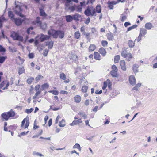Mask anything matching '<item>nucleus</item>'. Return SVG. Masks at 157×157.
Returning <instances> with one entry per match:
<instances>
[{"label": "nucleus", "mask_w": 157, "mask_h": 157, "mask_svg": "<svg viewBox=\"0 0 157 157\" xmlns=\"http://www.w3.org/2000/svg\"><path fill=\"white\" fill-rule=\"evenodd\" d=\"M83 34L88 38L90 37V33H86L85 32Z\"/></svg>", "instance_id": "nucleus-63"}, {"label": "nucleus", "mask_w": 157, "mask_h": 157, "mask_svg": "<svg viewBox=\"0 0 157 157\" xmlns=\"http://www.w3.org/2000/svg\"><path fill=\"white\" fill-rule=\"evenodd\" d=\"M108 7L110 9H113V5H116L118 3V2L116 1H109L108 2Z\"/></svg>", "instance_id": "nucleus-9"}, {"label": "nucleus", "mask_w": 157, "mask_h": 157, "mask_svg": "<svg viewBox=\"0 0 157 157\" xmlns=\"http://www.w3.org/2000/svg\"><path fill=\"white\" fill-rule=\"evenodd\" d=\"M11 36L15 40H17L21 41H23V37L19 35L18 33L14 32H11Z\"/></svg>", "instance_id": "nucleus-3"}, {"label": "nucleus", "mask_w": 157, "mask_h": 157, "mask_svg": "<svg viewBox=\"0 0 157 157\" xmlns=\"http://www.w3.org/2000/svg\"><path fill=\"white\" fill-rule=\"evenodd\" d=\"M5 20L6 21V19H5L3 17H0V27L2 26V23Z\"/></svg>", "instance_id": "nucleus-51"}, {"label": "nucleus", "mask_w": 157, "mask_h": 157, "mask_svg": "<svg viewBox=\"0 0 157 157\" xmlns=\"http://www.w3.org/2000/svg\"><path fill=\"white\" fill-rule=\"evenodd\" d=\"M120 57L119 55L116 56L114 58V62L115 63H117L118 62L120 59Z\"/></svg>", "instance_id": "nucleus-52"}, {"label": "nucleus", "mask_w": 157, "mask_h": 157, "mask_svg": "<svg viewBox=\"0 0 157 157\" xmlns=\"http://www.w3.org/2000/svg\"><path fill=\"white\" fill-rule=\"evenodd\" d=\"M59 32L60 33H58V37H59L60 38H63L64 36V32L61 31H59Z\"/></svg>", "instance_id": "nucleus-40"}, {"label": "nucleus", "mask_w": 157, "mask_h": 157, "mask_svg": "<svg viewBox=\"0 0 157 157\" xmlns=\"http://www.w3.org/2000/svg\"><path fill=\"white\" fill-rule=\"evenodd\" d=\"M53 42L51 41L48 42H46V46H48V49H51L53 46Z\"/></svg>", "instance_id": "nucleus-19"}, {"label": "nucleus", "mask_w": 157, "mask_h": 157, "mask_svg": "<svg viewBox=\"0 0 157 157\" xmlns=\"http://www.w3.org/2000/svg\"><path fill=\"white\" fill-rule=\"evenodd\" d=\"M137 26V25H135L131 27H130L128 29L127 31H130L131 30L136 28Z\"/></svg>", "instance_id": "nucleus-50"}, {"label": "nucleus", "mask_w": 157, "mask_h": 157, "mask_svg": "<svg viewBox=\"0 0 157 157\" xmlns=\"http://www.w3.org/2000/svg\"><path fill=\"white\" fill-rule=\"evenodd\" d=\"M29 132V131H27L26 132H21L20 134L18 135L19 136L21 137L22 136H24L25 135H27L28 133Z\"/></svg>", "instance_id": "nucleus-55"}, {"label": "nucleus", "mask_w": 157, "mask_h": 157, "mask_svg": "<svg viewBox=\"0 0 157 157\" xmlns=\"http://www.w3.org/2000/svg\"><path fill=\"white\" fill-rule=\"evenodd\" d=\"M6 58V57L4 56L1 57H0V63H3L5 60Z\"/></svg>", "instance_id": "nucleus-60"}, {"label": "nucleus", "mask_w": 157, "mask_h": 157, "mask_svg": "<svg viewBox=\"0 0 157 157\" xmlns=\"http://www.w3.org/2000/svg\"><path fill=\"white\" fill-rule=\"evenodd\" d=\"M107 37H108V39L109 40H111L113 38V36L112 35V34L110 33V34H108Z\"/></svg>", "instance_id": "nucleus-62"}, {"label": "nucleus", "mask_w": 157, "mask_h": 157, "mask_svg": "<svg viewBox=\"0 0 157 157\" xmlns=\"http://www.w3.org/2000/svg\"><path fill=\"white\" fill-rule=\"evenodd\" d=\"M98 52L101 54L103 56H105L106 54V52L105 49L103 48H100Z\"/></svg>", "instance_id": "nucleus-13"}, {"label": "nucleus", "mask_w": 157, "mask_h": 157, "mask_svg": "<svg viewBox=\"0 0 157 157\" xmlns=\"http://www.w3.org/2000/svg\"><path fill=\"white\" fill-rule=\"evenodd\" d=\"M48 92L50 93H52L55 95H58L59 94V92L56 90H50L48 91Z\"/></svg>", "instance_id": "nucleus-48"}, {"label": "nucleus", "mask_w": 157, "mask_h": 157, "mask_svg": "<svg viewBox=\"0 0 157 157\" xmlns=\"http://www.w3.org/2000/svg\"><path fill=\"white\" fill-rule=\"evenodd\" d=\"M73 19L75 20L79 21L81 19V15L78 14L76 13L73 15Z\"/></svg>", "instance_id": "nucleus-16"}, {"label": "nucleus", "mask_w": 157, "mask_h": 157, "mask_svg": "<svg viewBox=\"0 0 157 157\" xmlns=\"http://www.w3.org/2000/svg\"><path fill=\"white\" fill-rule=\"evenodd\" d=\"M66 21L67 22H71L73 20V17L71 15H68L66 16Z\"/></svg>", "instance_id": "nucleus-26"}, {"label": "nucleus", "mask_w": 157, "mask_h": 157, "mask_svg": "<svg viewBox=\"0 0 157 157\" xmlns=\"http://www.w3.org/2000/svg\"><path fill=\"white\" fill-rule=\"evenodd\" d=\"M128 46L132 48L135 45V43L132 40H129L128 42Z\"/></svg>", "instance_id": "nucleus-33"}, {"label": "nucleus", "mask_w": 157, "mask_h": 157, "mask_svg": "<svg viewBox=\"0 0 157 157\" xmlns=\"http://www.w3.org/2000/svg\"><path fill=\"white\" fill-rule=\"evenodd\" d=\"M141 86V84L140 83H138L133 88V89L137 91L138 90L139 87H140Z\"/></svg>", "instance_id": "nucleus-47"}, {"label": "nucleus", "mask_w": 157, "mask_h": 157, "mask_svg": "<svg viewBox=\"0 0 157 157\" xmlns=\"http://www.w3.org/2000/svg\"><path fill=\"white\" fill-rule=\"evenodd\" d=\"M34 78L32 77H30L27 80V82L29 84H30L33 82V80H34Z\"/></svg>", "instance_id": "nucleus-46"}, {"label": "nucleus", "mask_w": 157, "mask_h": 157, "mask_svg": "<svg viewBox=\"0 0 157 157\" xmlns=\"http://www.w3.org/2000/svg\"><path fill=\"white\" fill-rule=\"evenodd\" d=\"M78 56L76 55L73 54L71 55L70 59H72L74 61H76L78 60Z\"/></svg>", "instance_id": "nucleus-30"}, {"label": "nucleus", "mask_w": 157, "mask_h": 157, "mask_svg": "<svg viewBox=\"0 0 157 157\" xmlns=\"http://www.w3.org/2000/svg\"><path fill=\"white\" fill-rule=\"evenodd\" d=\"M49 84L48 83H45L41 86V88H42V90H44L45 89L48 88L49 87Z\"/></svg>", "instance_id": "nucleus-37"}, {"label": "nucleus", "mask_w": 157, "mask_h": 157, "mask_svg": "<svg viewBox=\"0 0 157 157\" xmlns=\"http://www.w3.org/2000/svg\"><path fill=\"white\" fill-rule=\"evenodd\" d=\"M145 27L146 29L148 30H150L153 27V26L152 23L150 22H148L145 24Z\"/></svg>", "instance_id": "nucleus-20"}, {"label": "nucleus", "mask_w": 157, "mask_h": 157, "mask_svg": "<svg viewBox=\"0 0 157 157\" xmlns=\"http://www.w3.org/2000/svg\"><path fill=\"white\" fill-rule=\"evenodd\" d=\"M65 6L66 9L69 10L71 12H73L76 10V5H74L71 6H70L69 4L66 3Z\"/></svg>", "instance_id": "nucleus-8"}, {"label": "nucleus", "mask_w": 157, "mask_h": 157, "mask_svg": "<svg viewBox=\"0 0 157 157\" xmlns=\"http://www.w3.org/2000/svg\"><path fill=\"white\" fill-rule=\"evenodd\" d=\"M96 46L93 44H91L89 48V51H93L96 49Z\"/></svg>", "instance_id": "nucleus-28"}, {"label": "nucleus", "mask_w": 157, "mask_h": 157, "mask_svg": "<svg viewBox=\"0 0 157 157\" xmlns=\"http://www.w3.org/2000/svg\"><path fill=\"white\" fill-rule=\"evenodd\" d=\"M25 71V70L24 67H21L19 68V70H18V73L19 75H20Z\"/></svg>", "instance_id": "nucleus-41"}, {"label": "nucleus", "mask_w": 157, "mask_h": 157, "mask_svg": "<svg viewBox=\"0 0 157 157\" xmlns=\"http://www.w3.org/2000/svg\"><path fill=\"white\" fill-rule=\"evenodd\" d=\"M78 114L80 116V117L85 119L86 118V115L84 113H79Z\"/></svg>", "instance_id": "nucleus-39"}, {"label": "nucleus", "mask_w": 157, "mask_h": 157, "mask_svg": "<svg viewBox=\"0 0 157 157\" xmlns=\"http://www.w3.org/2000/svg\"><path fill=\"white\" fill-rule=\"evenodd\" d=\"M41 93L40 91H36V92L35 93V95L33 97V99L36 98V97L39 95Z\"/></svg>", "instance_id": "nucleus-61"}, {"label": "nucleus", "mask_w": 157, "mask_h": 157, "mask_svg": "<svg viewBox=\"0 0 157 157\" xmlns=\"http://www.w3.org/2000/svg\"><path fill=\"white\" fill-rule=\"evenodd\" d=\"M101 11V6L98 5L96 7V9L93 6H88L84 12V14L87 16H96V13H100Z\"/></svg>", "instance_id": "nucleus-1"}, {"label": "nucleus", "mask_w": 157, "mask_h": 157, "mask_svg": "<svg viewBox=\"0 0 157 157\" xmlns=\"http://www.w3.org/2000/svg\"><path fill=\"white\" fill-rule=\"evenodd\" d=\"M82 121L81 119H78V120H75L73 121L70 124L71 126H74L75 125H77L79 123H82Z\"/></svg>", "instance_id": "nucleus-10"}, {"label": "nucleus", "mask_w": 157, "mask_h": 157, "mask_svg": "<svg viewBox=\"0 0 157 157\" xmlns=\"http://www.w3.org/2000/svg\"><path fill=\"white\" fill-rule=\"evenodd\" d=\"M15 7L13 9L15 13L20 17H23L24 16L22 14V10L21 7L22 4L18 2H15Z\"/></svg>", "instance_id": "nucleus-2"}, {"label": "nucleus", "mask_w": 157, "mask_h": 157, "mask_svg": "<svg viewBox=\"0 0 157 157\" xmlns=\"http://www.w3.org/2000/svg\"><path fill=\"white\" fill-rule=\"evenodd\" d=\"M9 49L10 51L13 52H14L16 51V48L14 47H9Z\"/></svg>", "instance_id": "nucleus-56"}, {"label": "nucleus", "mask_w": 157, "mask_h": 157, "mask_svg": "<svg viewBox=\"0 0 157 157\" xmlns=\"http://www.w3.org/2000/svg\"><path fill=\"white\" fill-rule=\"evenodd\" d=\"M88 89V86H82L81 90L83 92H86L87 91Z\"/></svg>", "instance_id": "nucleus-45"}, {"label": "nucleus", "mask_w": 157, "mask_h": 157, "mask_svg": "<svg viewBox=\"0 0 157 157\" xmlns=\"http://www.w3.org/2000/svg\"><path fill=\"white\" fill-rule=\"evenodd\" d=\"M101 44L104 47H105L107 46L108 44V42L106 41L103 40L102 41Z\"/></svg>", "instance_id": "nucleus-59"}, {"label": "nucleus", "mask_w": 157, "mask_h": 157, "mask_svg": "<svg viewBox=\"0 0 157 157\" xmlns=\"http://www.w3.org/2000/svg\"><path fill=\"white\" fill-rule=\"evenodd\" d=\"M35 23L37 24L39 26H40V25L41 24V22L40 19V18L39 17H37L36 18V21L35 22L33 23V24H36Z\"/></svg>", "instance_id": "nucleus-32"}, {"label": "nucleus", "mask_w": 157, "mask_h": 157, "mask_svg": "<svg viewBox=\"0 0 157 157\" xmlns=\"http://www.w3.org/2000/svg\"><path fill=\"white\" fill-rule=\"evenodd\" d=\"M128 53L127 52V50L125 48H123L122 51V52L121 53V56L124 57H127V53Z\"/></svg>", "instance_id": "nucleus-24"}, {"label": "nucleus", "mask_w": 157, "mask_h": 157, "mask_svg": "<svg viewBox=\"0 0 157 157\" xmlns=\"http://www.w3.org/2000/svg\"><path fill=\"white\" fill-rule=\"evenodd\" d=\"M73 149H78L79 151H81V147L80 145L78 143H76L73 147Z\"/></svg>", "instance_id": "nucleus-29"}, {"label": "nucleus", "mask_w": 157, "mask_h": 157, "mask_svg": "<svg viewBox=\"0 0 157 157\" xmlns=\"http://www.w3.org/2000/svg\"><path fill=\"white\" fill-rule=\"evenodd\" d=\"M147 33V31L144 28H141L140 29V34L143 36H144L145 34Z\"/></svg>", "instance_id": "nucleus-14"}, {"label": "nucleus", "mask_w": 157, "mask_h": 157, "mask_svg": "<svg viewBox=\"0 0 157 157\" xmlns=\"http://www.w3.org/2000/svg\"><path fill=\"white\" fill-rule=\"evenodd\" d=\"M14 21L15 24L17 25H20L22 22V21L20 19H14Z\"/></svg>", "instance_id": "nucleus-23"}, {"label": "nucleus", "mask_w": 157, "mask_h": 157, "mask_svg": "<svg viewBox=\"0 0 157 157\" xmlns=\"http://www.w3.org/2000/svg\"><path fill=\"white\" fill-rule=\"evenodd\" d=\"M60 33L59 31H56L53 30H50L48 31V34L50 36V37L52 35L54 38H57L58 37V33Z\"/></svg>", "instance_id": "nucleus-5"}, {"label": "nucleus", "mask_w": 157, "mask_h": 157, "mask_svg": "<svg viewBox=\"0 0 157 157\" xmlns=\"http://www.w3.org/2000/svg\"><path fill=\"white\" fill-rule=\"evenodd\" d=\"M74 36L75 38L77 39H78L80 36V33L79 31L75 32V33Z\"/></svg>", "instance_id": "nucleus-42"}, {"label": "nucleus", "mask_w": 157, "mask_h": 157, "mask_svg": "<svg viewBox=\"0 0 157 157\" xmlns=\"http://www.w3.org/2000/svg\"><path fill=\"white\" fill-rule=\"evenodd\" d=\"M40 39L41 42H43L45 40H48L50 38V36L44 35L43 34H41L38 36Z\"/></svg>", "instance_id": "nucleus-6"}, {"label": "nucleus", "mask_w": 157, "mask_h": 157, "mask_svg": "<svg viewBox=\"0 0 157 157\" xmlns=\"http://www.w3.org/2000/svg\"><path fill=\"white\" fill-rule=\"evenodd\" d=\"M127 57H124L126 58V59L128 61H129L130 59L132 57V54L130 53H127Z\"/></svg>", "instance_id": "nucleus-38"}, {"label": "nucleus", "mask_w": 157, "mask_h": 157, "mask_svg": "<svg viewBox=\"0 0 157 157\" xmlns=\"http://www.w3.org/2000/svg\"><path fill=\"white\" fill-rule=\"evenodd\" d=\"M139 66L137 64H134L133 66V71L135 74L138 72V68Z\"/></svg>", "instance_id": "nucleus-25"}, {"label": "nucleus", "mask_w": 157, "mask_h": 157, "mask_svg": "<svg viewBox=\"0 0 157 157\" xmlns=\"http://www.w3.org/2000/svg\"><path fill=\"white\" fill-rule=\"evenodd\" d=\"M40 87V85H36L35 87V90L36 91H39V88Z\"/></svg>", "instance_id": "nucleus-64"}, {"label": "nucleus", "mask_w": 157, "mask_h": 157, "mask_svg": "<svg viewBox=\"0 0 157 157\" xmlns=\"http://www.w3.org/2000/svg\"><path fill=\"white\" fill-rule=\"evenodd\" d=\"M74 100L75 102L79 103L81 101V97L78 95H76L74 97Z\"/></svg>", "instance_id": "nucleus-22"}, {"label": "nucleus", "mask_w": 157, "mask_h": 157, "mask_svg": "<svg viewBox=\"0 0 157 157\" xmlns=\"http://www.w3.org/2000/svg\"><path fill=\"white\" fill-rule=\"evenodd\" d=\"M1 116L2 119L4 120L7 121L9 118L7 112H4L1 115Z\"/></svg>", "instance_id": "nucleus-15"}, {"label": "nucleus", "mask_w": 157, "mask_h": 157, "mask_svg": "<svg viewBox=\"0 0 157 157\" xmlns=\"http://www.w3.org/2000/svg\"><path fill=\"white\" fill-rule=\"evenodd\" d=\"M33 155L39 156L40 157H44V156L42 154H41L39 153L38 152H36L35 151L33 152Z\"/></svg>", "instance_id": "nucleus-43"}, {"label": "nucleus", "mask_w": 157, "mask_h": 157, "mask_svg": "<svg viewBox=\"0 0 157 157\" xmlns=\"http://www.w3.org/2000/svg\"><path fill=\"white\" fill-rule=\"evenodd\" d=\"M87 82L86 81H85L84 78H83L81 79L79 81V83L81 85H82V83H84V84H85Z\"/></svg>", "instance_id": "nucleus-58"}, {"label": "nucleus", "mask_w": 157, "mask_h": 157, "mask_svg": "<svg viewBox=\"0 0 157 157\" xmlns=\"http://www.w3.org/2000/svg\"><path fill=\"white\" fill-rule=\"evenodd\" d=\"M40 14L41 16H45L46 14L44 11L42 9H40Z\"/></svg>", "instance_id": "nucleus-49"}, {"label": "nucleus", "mask_w": 157, "mask_h": 157, "mask_svg": "<svg viewBox=\"0 0 157 157\" xmlns=\"http://www.w3.org/2000/svg\"><path fill=\"white\" fill-rule=\"evenodd\" d=\"M48 52V50L47 49H45L44 50L43 52V55L44 56H46L47 55V54Z\"/></svg>", "instance_id": "nucleus-57"}, {"label": "nucleus", "mask_w": 157, "mask_h": 157, "mask_svg": "<svg viewBox=\"0 0 157 157\" xmlns=\"http://www.w3.org/2000/svg\"><path fill=\"white\" fill-rule=\"evenodd\" d=\"M43 78V77L41 75H38L36 76L35 78L36 80L38 82L41 79Z\"/></svg>", "instance_id": "nucleus-44"}, {"label": "nucleus", "mask_w": 157, "mask_h": 157, "mask_svg": "<svg viewBox=\"0 0 157 157\" xmlns=\"http://www.w3.org/2000/svg\"><path fill=\"white\" fill-rule=\"evenodd\" d=\"M120 63L121 68L124 71H125L126 69V68L125 61L124 60H121L120 61Z\"/></svg>", "instance_id": "nucleus-12"}, {"label": "nucleus", "mask_w": 157, "mask_h": 157, "mask_svg": "<svg viewBox=\"0 0 157 157\" xmlns=\"http://www.w3.org/2000/svg\"><path fill=\"white\" fill-rule=\"evenodd\" d=\"M33 110V108H31L30 109H26L25 110V112L27 114H29L32 112Z\"/></svg>", "instance_id": "nucleus-54"}, {"label": "nucleus", "mask_w": 157, "mask_h": 157, "mask_svg": "<svg viewBox=\"0 0 157 157\" xmlns=\"http://www.w3.org/2000/svg\"><path fill=\"white\" fill-rule=\"evenodd\" d=\"M9 118L14 117L16 114L15 112L13 111L12 109H11L10 111L7 112Z\"/></svg>", "instance_id": "nucleus-17"}, {"label": "nucleus", "mask_w": 157, "mask_h": 157, "mask_svg": "<svg viewBox=\"0 0 157 157\" xmlns=\"http://www.w3.org/2000/svg\"><path fill=\"white\" fill-rule=\"evenodd\" d=\"M117 71L112 70L111 71V74L112 76L113 77H117L118 75L117 73Z\"/></svg>", "instance_id": "nucleus-35"}, {"label": "nucleus", "mask_w": 157, "mask_h": 157, "mask_svg": "<svg viewBox=\"0 0 157 157\" xmlns=\"http://www.w3.org/2000/svg\"><path fill=\"white\" fill-rule=\"evenodd\" d=\"M108 86H110V80L108 79L106 81H105L104 82L103 86L102 87V89L105 90L106 89L107 85Z\"/></svg>", "instance_id": "nucleus-11"}, {"label": "nucleus", "mask_w": 157, "mask_h": 157, "mask_svg": "<svg viewBox=\"0 0 157 157\" xmlns=\"http://www.w3.org/2000/svg\"><path fill=\"white\" fill-rule=\"evenodd\" d=\"M80 5H78L77 6H76V11L78 12H81L82 10V6L83 5L82 2H80Z\"/></svg>", "instance_id": "nucleus-21"}, {"label": "nucleus", "mask_w": 157, "mask_h": 157, "mask_svg": "<svg viewBox=\"0 0 157 157\" xmlns=\"http://www.w3.org/2000/svg\"><path fill=\"white\" fill-rule=\"evenodd\" d=\"M94 58L96 60H100L101 59V56L97 52H94Z\"/></svg>", "instance_id": "nucleus-18"}, {"label": "nucleus", "mask_w": 157, "mask_h": 157, "mask_svg": "<svg viewBox=\"0 0 157 157\" xmlns=\"http://www.w3.org/2000/svg\"><path fill=\"white\" fill-rule=\"evenodd\" d=\"M129 81L130 84L134 86L136 84V80L135 76L133 75H131L129 77Z\"/></svg>", "instance_id": "nucleus-7"}, {"label": "nucleus", "mask_w": 157, "mask_h": 157, "mask_svg": "<svg viewBox=\"0 0 157 157\" xmlns=\"http://www.w3.org/2000/svg\"><path fill=\"white\" fill-rule=\"evenodd\" d=\"M40 27L42 29H44L46 27V24L44 23H41V24L40 25Z\"/></svg>", "instance_id": "nucleus-53"}, {"label": "nucleus", "mask_w": 157, "mask_h": 157, "mask_svg": "<svg viewBox=\"0 0 157 157\" xmlns=\"http://www.w3.org/2000/svg\"><path fill=\"white\" fill-rule=\"evenodd\" d=\"M59 126L62 127H64L65 126V120L64 119H63L61 121L59 122Z\"/></svg>", "instance_id": "nucleus-31"}, {"label": "nucleus", "mask_w": 157, "mask_h": 157, "mask_svg": "<svg viewBox=\"0 0 157 157\" xmlns=\"http://www.w3.org/2000/svg\"><path fill=\"white\" fill-rule=\"evenodd\" d=\"M29 124V119L25 118L21 122V127L22 128L26 129L27 128Z\"/></svg>", "instance_id": "nucleus-4"}, {"label": "nucleus", "mask_w": 157, "mask_h": 157, "mask_svg": "<svg viewBox=\"0 0 157 157\" xmlns=\"http://www.w3.org/2000/svg\"><path fill=\"white\" fill-rule=\"evenodd\" d=\"M60 78L63 80H65L66 78V75L63 72H60L59 75Z\"/></svg>", "instance_id": "nucleus-27"}, {"label": "nucleus", "mask_w": 157, "mask_h": 157, "mask_svg": "<svg viewBox=\"0 0 157 157\" xmlns=\"http://www.w3.org/2000/svg\"><path fill=\"white\" fill-rule=\"evenodd\" d=\"M127 17L126 16L122 14L121 15L120 17V19L122 22L124 21L125 20L127 19Z\"/></svg>", "instance_id": "nucleus-34"}, {"label": "nucleus", "mask_w": 157, "mask_h": 157, "mask_svg": "<svg viewBox=\"0 0 157 157\" xmlns=\"http://www.w3.org/2000/svg\"><path fill=\"white\" fill-rule=\"evenodd\" d=\"M8 16H9L10 17V18L12 20H14L15 19L14 18V15L13 13L11 11H9L8 12Z\"/></svg>", "instance_id": "nucleus-36"}]
</instances>
